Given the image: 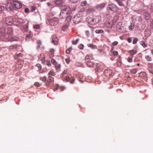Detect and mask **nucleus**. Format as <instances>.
I'll list each match as a JSON object with an SVG mask.
<instances>
[{
    "instance_id": "nucleus-1",
    "label": "nucleus",
    "mask_w": 153,
    "mask_h": 153,
    "mask_svg": "<svg viewBox=\"0 0 153 153\" xmlns=\"http://www.w3.org/2000/svg\"><path fill=\"white\" fill-rule=\"evenodd\" d=\"M71 12L69 7L66 5H63L61 7V10L59 14L61 19L65 18L68 15H70Z\"/></svg>"
},
{
    "instance_id": "nucleus-2",
    "label": "nucleus",
    "mask_w": 153,
    "mask_h": 153,
    "mask_svg": "<svg viewBox=\"0 0 153 153\" xmlns=\"http://www.w3.org/2000/svg\"><path fill=\"white\" fill-rule=\"evenodd\" d=\"M101 19L100 16H98L94 17L93 18L88 17L87 21L91 25H94L98 23Z\"/></svg>"
},
{
    "instance_id": "nucleus-3",
    "label": "nucleus",
    "mask_w": 153,
    "mask_h": 153,
    "mask_svg": "<svg viewBox=\"0 0 153 153\" xmlns=\"http://www.w3.org/2000/svg\"><path fill=\"white\" fill-rule=\"evenodd\" d=\"M12 31L11 28H10L7 30V33L5 34L4 39H8L9 41H13L16 40V38H14L12 35Z\"/></svg>"
},
{
    "instance_id": "nucleus-4",
    "label": "nucleus",
    "mask_w": 153,
    "mask_h": 153,
    "mask_svg": "<svg viewBox=\"0 0 153 153\" xmlns=\"http://www.w3.org/2000/svg\"><path fill=\"white\" fill-rule=\"evenodd\" d=\"M107 10L112 12H116L117 11L118 8L115 5L111 3L108 4Z\"/></svg>"
},
{
    "instance_id": "nucleus-5",
    "label": "nucleus",
    "mask_w": 153,
    "mask_h": 153,
    "mask_svg": "<svg viewBox=\"0 0 153 153\" xmlns=\"http://www.w3.org/2000/svg\"><path fill=\"white\" fill-rule=\"evenodd\" d=\"M82 17L79 13L74 16L73 18V20L75 23H78L81 21Z\"/></svg>"
},
{
    "instance_id": "nucleus-6",
    "label": "nucleus",
    "mask_w": 153,
    "mask_h": 153,
    "mask_svg": "<svg viewBox=\"0 0 153 153\" xmlns=\"http://www.w3.org/2000/svg\"><path fill=\"white\" fill-rule=\"evenodd\" d=\"M48 21L51 25L54 26L58 24V19L57 18H54L53 19H48Z\"/></svg>"
},
{
    "instance_id": "nucleus-7",
    "label": "nucleus",
    "mask_w": 153,
    "mask_h": 153,
    "mask_svg": "<svg viewBox=\"0 0 153 153\" xmlns=\"http://www.w3.org/2000/svg\"><path fill=\"white\" fill-rule=\"evenodd\" d=\"M5 29L4 28H0V37L1 39L3 40H4V37H5Z\"/></svg>"
},
{
    "instance_id": "nucleus-8",
    "label": "nucleus",
    "mask_w": 153,
    "mask_h": 153,
    "mask_svg": "<svg viewBox=\"0 0 153 153\" xmlns=\"http://www.w3.org/2000/svg\"><path fill=\"white\" fill-rule=\"evenodd\" d=\"M5 23L9 25H11L13 23V20L11 17H6L5 20Z\"/></svg>"
},
{
    "instance_id": "nucleus-9",
    "label": "nucleus",
    "mask_w": 153,
    "mask_h": 153,
    "mask_svg": "<svg viewBox=\"0 0 153 153\" xmlns=\"http://www.w3.org/2000/svg\"><path fill=\"white\" fill-rule=\"evenodd\" d=\"M106 4V3L98 4L96 6V8L98 10H101L104 8Z\"/></svg>"
},
{
    "instance_id": "nucleus-10",
    "label": "nucleus",
    "mask_w": 153,
    "mask_h": 153,
    "mask_svg": "<svg viewBox=\"0 0 153 153\" xmlns=\"http://www.w3.org/2000/svg\"><path fill=\"white\" fill-rule=\"evenodd\" d=\"M13 6L17 9H19L22 7V4L19 1H15L13 2Z\"/></svg>"
},
{
    "instance_id": "nucleus-11",
    "label": "nucleus",
    "mask_w": 153,
    "mask_h": 153,
    "mask_svg": "<svg viewBox=\"0 0 153 153\" xmlns=\"http://www.w3.org/2000/svg\"><path fill=\"white\" fill-rule=\"evenodd\" d=\"M6 7L7 9L10 11L13 9V6L10 2H8L6 5Z\"/></svg>"
},
{
    "instance_id": "nucleus-12",
    "label": "nucleus",
    "mask_w": 153,
    "mask_h": 153,
    "mask_svg": "<svg viewBox=\"0 0 153 153\" xmlns=\"http://www.w3.org/2000/svg\"><path fill=\"white\" fill-rule=\"evenodd\" d=\"M65 1V0H55L54 3L57 5H59L63 4Z\"/></svg>"
},
{
    "instance_id": "nucleus-13",
    "label": "nucleus",
    "mask_w": 153,
    "mask_h": 153,
    "mask_svg": "<svg viewBox=\"0 0 153 153\" xmlns=\"http://www.w3.org/2000/svg\"><path fill=\"white\" fill-rule=\"evenodd\" d=\"M93 58V55L91 54H89L86 55L85 58V60L89 59V60L92 59Z\"/></svg>"
},
{
    "instance_id": "nucleus-14",
    "label": "nucleus",
    "mask_w": 153,
    "mask_h": 153,
    "mask_svg": "<svg viewBox=\"0 0 153 153\" xmlns=\"http://www.w3.org/2000/svg\"><path fill=\"white\" fill-rule=\"evenodd\" d=\"M58 39L55 36H53L52 38V42L55 44L56 45L57 44Z\"/></svg>"
},
{
    "instance_id": "nucleus-15",
    "label": "nucleus",
    "mask_w": 153,
    "mask_h": 153,
    "mask_svg": "<svg viewBox=\"0 0 153 153\" xmlns=\"http://www.w3.org/2000/svg\"><path fill=\"white\" fill-rule=\"evenodd\" d=\"M87 65L89 67H91L93 66V63L90 61H88L87 62Z\"/></svg>"
},
{
    "instance_id": "nucleus-16",
    "label": "nucleus",
    "mask_w": 153,
    "mask_h": 153,
    "mask_svg": "<svg viewBox=\"0 0 153 153\" xmlns=\"http://www.w3.org/2000/svg\"><path fill=\"white\" fill-rule=\"evenodd\" d=\"M143 16L146 20H148L149 19L150 16L148 13L146 12L144 13Z\"/></svg>"
},
{
    "instance_id": "nucleus-17",
    "label": "nucleus",
    "mask_w": 153,
    "mask_h": 153,
    "mask_svg": "<svg viewBox=\"0 0 153 153\" xmlns=\"http://www.w3.org/2000/svg\"><path fill=\"white\" fill-rule=\"evenodd\" d=\"M88 47L91 48L92 49H94L97 48L96 46L91 44H88L87 45Z\"/></svg>"
},
{
    "instance_id": "nucleus-18",
    "label": "nucleus",
    "mask_w": 153,
    "mask_h": 153,
    "mask_svg": "<svg viewBox=\"0 0 153 153\" xmlns=\"http://www.w3.org/2000/svg\"><path fill=\"white\" fill-rule=\"evenodd\" d=\"M48 75L49 76H54L55 75V73L53 70H51L48 73Z\"/></svg>"
},
{
    "instance_id": "nucleus-19",
    "label": "nucleus",
    "mask_w": 153,
    "mask_h": 153,
    "mask_svg": "<svg viewBox=\"0 0 153 153\" xmlns=\"http://www.w3.org/2000/svg\"><path fill=\"white\" fill-rule=\"evenodd\" d=\"M32 35L31 34L29 35H27L26 36L25 40L26 41H28L29 39L32 37Z\"/></svg>"
},
{
    "instance_id": "nucleus-20",
    "label": "nucleus",
    "mask_w": 153,
    "mask_h": 153,
    "mask_svg": "<svg viewBox=\"0 0 153 153\" xmlns=\"http://www.w3.org/2000/svg\"><path fill=\"white\" fill-rule=\"evenodd\" d=\"M65 18H66V21L67 22H70L72 19V17L71 16H70V15H68Z\"/></svg>"
},
{
    "instance_id": "nucleus-21",
    "label": "nucleus",
    "mask_w": 153,
    "mask_h": 153,
    "mask_svg": "<svg viewBox=\"0 0 153 153\" xmlns=\"http://www.w3.org/2000/svg\"><path fill=\"white\" fill-rule=\"evenodd\" d=\"M111 53L114 56L117 55L118 54V53L117 51H113V48H112L111 50Z\"/></svg>"
},
{
    "instance_id": "nucleus-22",
    "label": "nucleus",
    "mask_w": 153,
    "mask_h": 153,
    "mask_svg": "<svg viewBox=\"0 0 153 153\" xmlns=\"http://www.w3.org/2000/svg\"><path fill=\"white\" fill-rule=\"evenodd\" d=\"M120 6H123L124 4L120 0H115Z\"/></svg>"
},
{
    "instance_id": "nucleus-23",
    "label": "nucleus",
    "mask_w": 153,
    "mask_h": 153,
    "mask_svg": "<svg viewBox=\"0 0 153 153\" xmlns=\"http://www.w3.org/2000/svg\"><path fill=\"white\" fill-rule=\"evenodd\" d=\"M134 25L133 23H131L130 25L129 26V29L130 30H132L134 27Z\"/></svg>"
},
{
    "instance_id": "nucleus-24",
    "label": "nucleus",
    "mask_w": 153,
    "mask_h": 153,
    "mask_svg": "<svg viewBox=\"0 0 153 153\" xmlns=\"http://www.w3.org/2000/svg\"><path fill=\"white\" fill-rule=\"evenodd\" d=\"M128 52L130 53L132 55H134L136 53V51L134 50H131L129 51Z\"/></svg>"
},
{
    "instance_id": "nucleus-25",
    "label": "nucleus",
    "mask_w": 153,
    "mask_h": 153,
    "mask_svg": "<svg viewBox=\"0 0 153 153\" xmlns=\"http://www.w3.org/2000/svg\"><path fill=\"white\" fill-rule=\"evenodd\" d=\"M140 44L144 48H146L147 46V45L143 41H141Z\"/></svg>"
},
{
    "instance_id": "nucleus-26",
    "label": "nucleus",
    "mask_w": 153,
    "mask_h": 153,
    "mask_svg": "<svg viewBox=\"0 0 153 153\" xmlns=\"http://www.w3.org/2000/svg\"><path fill=\"white\" fill-rule=\"evenodd\" d=\"M18 21L19 22V23H23L25 22V21L22 19H18Z\"/></svg>"
},
{
    "instance_id": "nucleus-27",
    "label": "nucleus",
    "mask_w": 153,
    "mask_h": 153,
    "mask_svg": "<svg viewBox=\"0 0 153 153\" xmlns=\"http://www.w3.org/2000/svg\"><path fill=\"white\" fill-rule=\"evenodd\" d=\"M33 27L34 29H38L40 28V26L38 25H33Z\"/></svg>"
},
{
    "instance_id": "nucleus-28",
    "label": "nucleus",
    "mask_w": 153,
    "mask_h": 153,
    "mask_svg": "<svg viewBox=\"0 0 153 153\" xmlns=\"http://www.w3.org/2000/svg\"><path fill=\"white\" fill-rule=\"evenodd\" d=\"M145 58L147 60L149 61H151L152 60L151 58L148 55L146 56Z\"/></svg>"
},
{
    "instance_id": "nucleus-29",
    "label": "nucleus",
    "mask_w": 153,
    "mask_h": 153,
    "mask_svg": "<svg viewBox=\"0 0 153 153\" xmlns=\"http://www.w3.org/2000/svg\"><path fill=\"white\" fill-rule=\"evenodd\" d=\"M79 41V39H77L75 41H72V43L73 44L75 45L77 44Z\"/></svg>"
},
{
    "instance_id": "nucleus-30",
    "label": "nucleus",
    "mask_w": 153,
    "mask_h": 153,
    "mask_svg": "<svg viewBox=\"0 0 153 153\" xmlns=\"http://www.w3.org/2000/svg\"><path fill=\"white\" fill-rule=\"evenodd\" d=\"M68 25V24H66L65 25L63 26L62 27L63 30H65V29H66L67 28Z\"/></svg>"
},
{
    "instance_id": "nucleus-31",
    "label": "nucleus",
    "mask_w": 153,
    "mask_h": 153,
    "mask_svg": "<svg viewBox=\"0 0 153 153\" xmlns=\"http://www.w3.org/2000/svg\"><path fill=\"white\" fill-rule=\"evenodd\" d=\"M74 81V79L73 77H70L69 80V81L71 83H73Z\"/></svg>"
},
{
    "instance_id": "nucleus-32",
    "label": "nucleus",
    "mask_w": 153,
    "mask_h": 153,
    "mask_svg": "<svg viewBox=\"0 0 153 153\" xmlns=\"http://www.w3.org/2000/svg\"><path fill=\"white\" fill-rule=\"evenodd\" d=\"M87 3V2L86 1H84L81 3V5L82 6H84Z\"/></svg>"
},
{
    "instance_id": "nucleus-33",
    "label": "nucleus",
    "mask_w": 153,
    "mask_h": 153,
    "mask_svg": "<svg viewBox=\"0 0 153 153\" xmlns=\"http://www.w3.org/2000/svg\"><path fill=\"white\" fill-rule=\"evenodd\" d=\"M60 68V65L59 64H57L55 66V68L56 70H59Z\"/></svg>"
},
{
    "instance_id": "nucleus-34",
    "label": "nucleus",
    "mask_w": 153,
    "mask_h": 153,
    "mask_svg": "<svg viewBox=\"0 0 153 153\" xmlns=\"http://www.w3.org/2000/svg\"><path fill=\"white\" fill-rule=\"evenodd\" d=\"M138 39L137 38H134L133 43L134 44H135L137 42Z\"/></svg>"
},
{
    "instance_id": "nucleus-35",
    "label": "nucleus",
    "mask_w": 153,
    "mask_h": 153,
    "mask_svg": "<svg viewBox=\"0 0 153 153\" xmlns=\"http://www.w3.org/2000/svg\"><path fill=\"white\" fill-rule=\"evenodd\" d=\"M127 61L129 62H132V58L131 57H128L127 60Z\"/></svg>"
},
{
    "instance_id": "nucleus-36",
    "label": "nucleus",
    "mask_w": 153,
    "mask_h": 153,
    "mask_svg": "<svg viewBox=\"0 0 153 153\" xmlns=\"http://www.w3.org/2000/svg\"><path fill=\"white\" fill-rule=\"evenodd\" d=\"M79 0H69V1L72 3H76Z\"/></svg>"
},
{
    "instance_id": "nucleus-37",
    "label": "nucleus",
    "mask_w": 153,
    "mask_h": 153,
    "mask_svg": "<svg viewBox=\"0 0 153 153\" xmlns=\"http://www.w3.org/2000/svg\"><path fill=\"white\" fill-rule=\"evenodd\" d=\"M47 77L46 76H44L43 77H41L40 78L41 80L43 81H45Z\"/></svg>"
},
{
    "instance_id": "nucleus-38",
    "label": "nucleus",
    "mask_w": 153,
    "mask_h": 153,
    "mask_svg": "<svg viewBox=\"0 0 153 153\" xmlns=\"http://www.w3.org/2000/svg\"><path fill=\"white\" fill-rule=\"evenodd\" d=\"M59 88V86L57 85H56L55 86V88L54 89V91H55L56 90H57Z\"/></svg>"
},
{
    "instance_id": "nucleus-39",
    "label": "nucleus",
    "mask_w": 153,
    "mask_h": 153,
    "mask_svg": "<svg viewBox=\"0 0 153 153\" xmlns=\"http://www.w3.org/2000/svg\"><path fill=\"white\" fill-rule=\"evenodd\" d=\"M118 44V43L117 41H114L112 43V45L113 46H115L117 45Z\"/></svg>"
},
{
    "instance_id": "nucleus-40",
    "label": "nucleus",
    "mask_w": 153,
    "mask_h": 153,
    "mask_svg": "<svg viewBox=\"0 0 153 153\" xmlns=\"http://www.w3.org/2000/svg\"><path fill=\"white\" fill-rule=\"evenodd\" d=\"M71 50V48H69L67 50H66V53H69L70 52V50Z\"/></svg>"
},
{
    "instance_id": "nucleus-41",
    "label": "nucleus",
    "mask_w": 153,
    "mask_h": 153,
    "mask_svg": "<svg viewBox=\"0 0 153 153\" xmlns=\"http://www.w3.org/2000/svg\"><path fill=\"white\" fill-rule=\"evenodd\" d=\"M84 47V46L82 44H81L79 46V48L80 49H83Z\"/></svg>"
},
{
    "instance_id": "nucleus-42",
    "label": "nucleus",
    "mask_w": 153,
    "mask_h": 153,
    "mask_svg": "<svg viewBox=\"0 0 153 153\" xmlns=\"http://www.w3.org/2000/svg\"><path fill=\"white\" fill-rule=\"evenodd\" d=\"M65 89V88L63 86H61L60 89L61 91H63Z\"/></svg>"
},
{
    "instance_id": "nucleus-43",
    "label": "nucleus",
    "mask_w": 153,
    "mask_h": 153,
    "mask_svg": "<svg viewBox=\"0 0 153 153\" xmlns=\"http://www.w3.org/2000/svg\"><path fill=\"white\" fill-rule=\"evenodd\" d=\"M103 32V31L102 30H96V32L97 33H102Z\"/></svg>"
},
{
    "instance_id": "nucleus-44",
    "label": "nucleus",
    "mask_w": 153,
    "mask_h": 153,
    "mask_svg": "<svg viewBox=\"0 0 153 153\" xmlns=\"http://www.w3.org/2000/svg\"><path fill=\"white\" fill-rule=\"evenodd\" d=\"M51 63L53 64H55L56 63V61L54 59H51Z\"/></svg>"
},
{
    "instance_id": "nucleus-45",
    "label": "nucleus",
    "mask_w": 153,
    "mask_h": 153,
    "mask_svg": "<svg viewBox=\"0 0 153 153\" xmlns=\"http://www.w3.org/2000/svg\"><path fill=\"white\" fill-rule=\"evenodd\" d=\"M69 79H70V77H69V76H68V77L66 76L65 77V80L66 81H69Z\"/></svg>"
},
{
    "instance_id": "nucleus-46",
    "label": "nucleus",
    "mask_w": 153,
    "mask_h": 153,
    "mask_svg": "<svg viewBox=\"0 0 153 153\" xmlns=\"http://www.w3.org/2000/svg\"><path fill=\"white\" fill-rule=\"evenodd\" d=\"M67 73V71H64L63 72L61 76H62V77H63L64 75L66 74Z\"/></svg>"
},
{
    "instance_id": "nucleus-47",
    "label": "nucleus",
    "mask_w": 153,
    "mask_h": 153,
    "mask_svg": "<svg viewBox=\"0 0 153 153\" xmlns=\"http://www.w3.org/2000/svg\"><path fill=\"white\" fill-rule=\"evenodd\" d=\"M4 9V7L1 6H0V11H2Z\"/></svg>"
},
{
    "instance_id": "nucleus-48",
    "label": "nucleus",
    "mask_w": 153,
    "mask_h": 153,
    "mask_svg": "<svg viewBox=\"0 0 153 153\" xmlns=\"http://www.w3.org/2000/svg\"><path fill=\"white\" fill-rule=\"evenodd\" d=\"M47 4L48 6L49 7H51L52 6V4L50 2H48L47 3Z\"/></svg>"
},
{
    "instance_id": "nucleus-49",
    "label": "nucleus",
    "mask_w": 153,
    "mask_h": 153,
    "mask_svg": "<svg viewBox=\"0 0 153 153\" xmlns=\"http://www.w3.org/2000/svg\"><path fill=\"white\" fill-rule=\"evenodd\" d=\"M46 64H47V65L49 67L51 65V64L50 62H47Z\"/></svg>"
},
{
    "instance_id": "nucleus-50",
    "label": "nucleus",
    "mask_w": 153,
    "mask_h": 153,
    "mask_svg": "<svg viewBox=\"0 0 153 153\" xmlns=\"http://www.w3.org/2000/svg\"><path fill=\"white\" fill-rule=\"evenodd\" d=\"M48 79L50 81H53V78L50 76H49L48 77Z\"/></svg>"
},
{
    "instance_id": "nucleus-51",
    "label": "nucleus",
    "mask_w": 153,
    "mask_h": 153,
    "mask_svg": "<svg viewBox=\"0 0 153 153\" xmlns=\"http://www.w3.org/2000/svg\"><path fill=\"white\" fill-rule=\"evenodd\" d=\"M65 61L67 63H69V62H70L69 59L68 58H66L65 59Z\"/></svg>"
},
{
    "instance_id": "nucleus-52",
    "label": "nucleus",
    "mask_w": 153,
    "mask_h": 153,
    "mask_svg": "<svg viewBox=\"0 0 153 153\" xmlns=\"http://www.w3.org/2000/svg\"><path fill=\"white\" fill-rule=\"evenodd\" d=\"M36 66H37V67H38V70H40L41 69V67H40V64H37L36 65Z\"/></svg>"
},
{
    "instance_id": "nucleus-53",
    "label": "nucleus",
    "mask_w": 153,
    "mask_h": 153,
    "mask_svg": "<svg viewBox=\"0 0 153 153\" xmlns=\"http://www.w3.org/2000/svg\"><path fill=\"white\" fill-rule=\"evenodd\" d=\"M25 11L26 13H28L29 11V9L28 8H26L25 9Z\"/></svg>"
},
{
    "instance_id": "nucleus-54",
    "label": "nucleus",
    "mask_w": 153,
    "mask_h": 153,
    "mask_svg": "<svg viewBox=\"0 0 153 153\" xmlns=\"http://www.w3.org/2000/svg\"><path fill=\"white\" fill-rule=\"evenodd\" d=\"M128 41L129 43H131L132 41V39L131 38H130L128 39Z\"/></svg>"
},
{
    "instance_id": "nucleus-55",
    "label": "nucleus",
    "mask_w": 153,
    "mask_h": 153,
    "mask_svg": "<svg viewBox=\"0 0 153 153\" xmlns=\"http://www.w3.org/2000/svg\"><path fill=\"white\" fill-rule=\"evenodd\" d=\"M85 33L87 36H88L89 34V32L88 30L85 31Z\"/></svg>"
},
{
    "instance_id": "nucleus-56",
    "label": "nucleus",
    "mask_w": 153,
    "mask_h": 153,
    "mask_svg": "<svg viewBox=\"0 0 153 153\" xmlns=\"http://www.w3.org/2000/svg\"><path fill=\"white\" fill-rule=\"evenodd\" d=\"M50 51L51 52H53L54 51V50L53 49H51L50 50Z\"/></svg>"
},
{
    "instance_id": "nucleus-57",
    "label": "nucleus",
    "mask_w": 153,
    "mask_h": 153,
    "mask_svg": "<svg viewBox=\"0 0 153 153\" xmlns=\"http://www.w3.org/2000/svg\"><path fill=\"white\" fill-rule=\"evenodd\" d=\"M35 85L37 86H39V85H38V83L37 82H36L35 83Z\"/></svg>"
},
{
    "instance_id": "nucleus-58",
    "label": "nucleus",
    "mask_w": 153,
    "mask_h": 153,
    "mask_svg": "<svg viewBox=\"0 0 153 153\" xmlns=\"http://www.w3.org/2000/svg\"><path fill=\"white\" fill-rule=\"evenodd\" d=\"M37 43L39 44V47L40 46V44H41V42L40 41H38Z\"/></svg>"
},
{
    "instance_id": "nucleus-59",
    "label": "nucleus",
    "mask_w": 153,
    "mask_h": 153,
    "mask_svg": "<svg viewBox=\"0 0 153 153\" xmlns=\"http://www.w3.org/2000/svg\"><path fill=\"white\" fill-rule=\"evenodd\" d=\"M25 30L27 29L28 28V26L27 25H25Z\"/></svg>"
},
{
    "instance_id": "nucleus-60",
    "label": "nucleus",
    "mask_w": 153,
    "mask_h": 153,
    "mask_svg": "<svg viewBox=\"0 0 153 153\" xmlns=\"http://www.w3.org/2000/svg\"><path fill=\"white\" fill-rule=\"evenodd\" d=\"M40 55V56H42V57H43V58H44V56H43V55L41 54ZM41 59H42V60L43 59H44V58H43V59H42V58H41Z\"/></svg>"
},
{
    "instance_id": "nucleus-61",
    "label": "nucleus",
    "mask_w": 153,
    "mask_h": 153,
    "mask_svg": "<svg viewBox=\"0 0 153 153\" xmlns=\"http://www.w3.org/2000/svg\"><path fill=\"white\" fill-rule=\"evenodd\" d=\"M21 54V53H19V54H18L17 55L19 56H20V55Z\"/></svg>"
},
{
    "instance_id": "nucleus-62",
    "label": "nucleus",
    "mask_w": 153,
    "mask_h": 153,
    "mask_svg": "<svg viewBox=\"0 0 153 153\" xmlns=\"http://www.w3.org/2000/svg\"><path fill=\"white\" fill-rule=\"evenodd\" d=\"M151 53L153 54V50L151 51Z\"/></svg>"
},
{
    "instance_id": "nucleus-63",
    "label": "nucleus",
    "mask_w": 153,
    "mask_h": 153,
    "mask_svg": "<svg viewBox=\"0 0 153 153\" xmlns=\"http://www.w3.org/2000/svg\"><path fill=\"white\" fill-rule=\"evenodd\" d=\"M46 0H41L42 1H45Z\"/></svg>"
},
{
    "instance_id": "nucleus-64",
    "label": "nucleus",
    "mask_w": 153,
    "mask_h": 153,
    "mask_svg": "<svg viewBox=\"0 0 153 153\" xmlns=\"http://www.w3.org/2000/svg\"><path fill=\"white\" fill-rule=\"evenodd\" d=\"M151 9H153V8L152 7V6H151Z\"/></svg>"
}]
</instances>
